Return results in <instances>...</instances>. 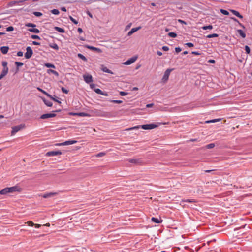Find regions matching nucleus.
<instances>
[{
  "label": "nucleus",
  "instance_id": "obj_1",
  "mask_svg": "<svg viewBox=\"0 0 252 252\" xmlns=\"http://www.w3.org/2000/svg\"><path fill=\"white\" fill-rule=\"evenodd\" d=\"M158 126L155 124H145V125H142L141 126H137L134 127H133L130 128H128L127 130H131L133 129H138L139 128L141 127L142 129L144 130H151L153 129L154 128H155L157 127Z\"/></svg>",
  "mask_w": 252,
  "mask_h": 252
},
{
  "label": "nucleus",
  "instance_id": "obj_2",
  "mask_svg": "<svg viewBox=\"0 0 252 252\" xmlns=\"http://www.w3.org/2000/svg\"><path fill=\"white\" fill-rule=\"evenodd\" d=\"M25 125L24 124H21L19 125L16 126L12 127V130L11 132V135H14L16 133L20 131L21 129L25 128Z\"/></svg>",
  "mask_w": 252,
  "mask_h": 252
},
{
  "label": "nucleus",
  "instance_id": "obj_3",
  "mask_svg": "<svg viewBox=\"0 0 252 252\" xmlns=\"http://www.w3.org/2000/svg\"><path fill=\"white\" fill-rule=\"evenodd\" d=\"M33 54V51L32 48L28 46L26 48V52L25 53V57L26 59H30Z\"/></svg>",
  "mask_w": 252,
  "mask_h": 252
},
{
  "label": "nucleus",
  "instance_id": "obj_4",
  "mask_svg": "<svg viewBox=\"0 0 252 252\" xmlns=\"http://www.w3.org/2000/svg\"><path fill=\"white\" fill-rule=\"evenodd\" d=\"M84 81L86 83L89 84L93 82V77L90 74H84L83 75Z\"/></svg>",
  "mask_w": 252,
  "mask_h": 252
},
{
  "label": "nucleus",
  "instance_id": "obj_5",
  "mask_svg": "<svg viewBox=\"0 0 252 252\" xmlns=\"http://www.w3.org/2000/svg\"><path fill=\"white\" fill-rule=\"evenodd\" d=\"M62 154V152L60 150L58 151H52L48 152L46 155L47 156H55L57 155H60Z\"/></svg>",
  "mask_w": 252,
  "mask_h": 252
},
{
  "label": "nucleus",
  "instance_id": "obj_6",
  "mask_svg": "<svg viewBox=\"0 0 252 252\" xmlns=\"http://www.w3.org/2000/svg\"><path fill=\"white\" fill-rule=\"evenodd\" d=\"M128 160L129 162L136 165H140L142 163V160L140 158L129 159Z\"/></svg>",
  "mask_w": 252,
  "mask_h": 252
},
{
  "label": "nucleus",
  "instance_id": "obj_7",
  "mask_svg": "<svg viewBox=\"0 0 252 252\" xmlns=\"http://www.w3.org/2000/svg\"><path fill=\"white\" fill-rule=\"evenodd\" d=\"M56 114L55 113H46L42 115L40 118L41 119H48L49 118L54 117L56 116Z\"/></svg>",
  "mask_w": 252,
  "mask_h": 252
},
{
  "label": "nucleus",
  "instance_id": "obj_8",
  "mask_svg": "<svg viewBox=\"0 0 252 252\" xmlns=\"http://www.w3.org/2000/svg\"><path fill=\"white\" fill-rule=\"evenodd\" d=\"M85 48H86L87 49H89L92 51H94L97 52L98 53L102 52V50L100 48H96V47L92 46L90 45H85Z\"/></svg>",
  "mask_w": 252,
  "mask_h": 252
},
{
  "label": "nucleus",
  "instance_id": "obj_9",
  "mask_svg": "<svg viewBox=\"0 0 252 252\" xmlns=\"http://www.w3.org/2000/svg\"><path fill=\"white\" fill-rule=\"evenodd\" d=\"M2 65L3 67L2 72H3L6 74H7V73L8 72V67H7V62L6 61H2Z\"/></svg>",
  "mask_w": 252,
  "mask_h": 252
},
{
  "label": "nucleus",
  "instance_id": "obj_10",
  "mask_svg": "<svg viewBox=\"0 0 252 252\" xmlns=\"http://www.w3.org/2000/svg\"><path fill=\"white\" fill-rule=\"evenodd\" d=\"M170 71L171 70L170 69H167L165 71L162 79L163 81H166L168 79Z\"/></svg>",
  "mask_w": 252,
  "mask_h": 252
},
{
  "label": "nucleus",
  "instance_id": "obj_11",
  "mask_svg": "<svg viewBox=\"0 0 252 252\" xmlns=\"http://www.w3.org/2000/svg\"><path fill=\"white\" fill-rule=\"evenodd\" d=\"M136 57H132V58L127 60L124 63L126 65H130L133 63L136 60Z\"/></svg>",
  "mask_w": 252,
  "mask_h": 252
},
{
  "label": "nucleus",
  "instance_id": "obj_12",
  "mask_svg": "<svg viewBox=\"0 0 252 252\" xmlns=\"http://www.w3.org/2000/svg\"><path fill=\"white\" fill-rule=\"evenodd\" d=\"M57 192H49L44 193L42 196L44 198H47L53 197V196L57 195Z\"/></svg>",
  "mask_w": 252,
  "mask_h": 252
},
{
  "label": "nucleus",
  "instance_id": "obj_13",
  "mask_svg": "<svg viewBox=\"0 0 252 252\" xmlns=\"http://www.w3.org/2000/svg\"><path fill=\"white\" fill-rule=\"evenodd\" d=\"M94 91L98 94H101V95H103L104 96H108V94L107 92H103L100 89H98V88L94 89Z\"/></svg>",
  "mask_w": 252,
  "mask_h": 252
},
{
  "label": "nucleus",
  "instance_id": "obj_14",
  "mask_svg": "<svg viewBox=\"0 0 252 252\" xmlns=\"http://www.w3.org/2000/svg\"><path fill=\"white\" fill-rule=\"evenodd\" d=\"M141 28L140 26H139L138 27L136 28H133L131 29V30L128 32L127 35L130 36L134 32H136V31H138Z\"/></svg>",
  "mask_w": 252,
  "mask_h": 252
},
{
  "label": "nucleus",
  "instance_id": "obj_15",
  "mask_svg": "<svg viewBox=\"0 0 252 252\" xmlns=\"http://www.w3.org/2000/svg\"><path fill=\"white\" fill-rule=\"evenodd\" d=\"M8 190H9V193H12V192H14L15 191H19L18 187L13 186L11 187H9V188H8Z\"/></svg>",
  "mask_w": 252,
  "mask_h": 252
},
{
  "label": "nucleus",
  "instance_id": "obj_16",
  "mask_svg": "<svg viewBox=\"0 0 252 252\" xmlns=\"http://www.w3.org/2000/svg\"><path fill=\"white\" fill-rule=\"evenodd\" d=\"M101 70L104 72L108 73L111 74H113V72L111 70L108 69L106 66H105L103 65L101 66Z\"/></svg>",
  "mask_w": 252,
  "mask_h": 252
},
{
  "label": "nucleus",
  "instance_id": "obj_17",
  "mask_svg": "<svg viewBox=\"0 0 252 252\" xmlns=\"http://www.w3.org/2000/svg\"><path fill=\"white\" fill-rule=\"evenodd\" d=\"M230 11L235 16L238 17L239 18L242 19L243 18V16L240 14V13L235 10H230Z\"/></svg>",
  "mask_w": 252,
  "mask_h": 252
},
{
  "label": "nucleus",
  "instance_id": "obj_18",
  "mask_svg": "<svg viewBox=\"0 0 252 252\" xmlns=\"http://www.w3.org/2000/svg\"><path fill=\"white\" fill-rule=\"evenodd\" d=\"M152 221L156 223H160L162 222V220L160 219H158L157 218L152 217L151 218Z\"/></svg>",
  "mask_w": 252,
  "mask_h": 252
},
{
  "label": "nucleus",
  "instance_id": "obj_19",
  "mask_svg": "<svg viewBox=\"0 0 252 252\" xmlns=\"http://www.w3.org/2000/svg\"><path fill=\"white\" fill-rule=\"evenodd\" d=\"M9 47L8 46H2L0 48V51L1 53L3 54L7 53Z\"/></svg>",
  "mask_w": 252,
  "mask_h": 252
},
{
  "label": "nucleus",
  "instance_id": "obj_20",
  "mask_svg": "<svg viewBox=\"0 0 252 252\" xmlns=\"http://www.w3.org/2000/svg\"><path fill=\"white\" fill-rule=\"evenodd\" d=\"M42 99L44 104L48 107H51L52 106L53 103L50 101L46 100L45 98H42Z\"/></svg>",
  "mask_w": 252,
  "mask_h": 252
},
{
  "label": "nucleus",
  "instance_id": "obj_21",
  "mask_svg": "<svg viewBox=\"0 0 252 252\" xmlns=\"http://www.w3.org/2000/svg\"><path fill=\"white\" fill-rule=\"evenodd\" d=\"M77 142L76 140H67L64 142H63V146L64 145H69L75 144Z\"/></svg>",
  "mask_w": 252,
  "mask_h": 252
},
{
  "label": "nucleus",
  "instance_id": "obj_22",
  "mask_svg": "<svg viewBox=\"0 0 252 252\" xmlns=\"http://www.w3.org/2000/svg\"><path fill=\"white\" fill-rule=\"evenodd\" d=\"M237 32L240 34V35L243 38H245L246 36V34L245 32L240 29H238L237 30Z\"/></svg>",
  "mask_w": 252,
  "mask_h": 252
},
{
  "label": "nucleus",
  "instance_id": "obj_23",
  "mask_svg": "<svg viewBox=\"0 0 252 252\" xmlns=\"http://www.w3.org/2000/svg\"><path fill=\"white\" fill-rule=\"evenodd\" d=\"M181 203L183 202H187V203H195L196 201L195 199H182L181 201Z\"/></svg>",
  "mask_w": 252,
  "mask_h": 252
},
{
  "label": "nucleus",
  "instance_id": "obj_24",
  "mask_svg": "<svg viewBox=\"0 0 252 252\" xmlns=\"http://www.w3.org/2000/svg\"><path fill=\"white\" fill-rule=\"evenodd\" d=\"M109 113L103 111H100L98 113L97 115L101 117H107L109 115Z\"/></svg>",
  "mask_w": 252,
  "mask_h": 252
},
{
  "label": "nucleus",
  "instance_id": "obj_25",
  "mask_svg": "<svg viewBox=\"0 0 252 252\" xmlns=\"http://www.w3.org/2000/svg\"><path fill=\"white\" fill-rule=\"evenodd\" d=\"M49 46L51 48H52L55 50H58L59 49L58 45L55 43L49 44Z\"/></svg>",
  "mask_w": 252,
  "mask_h": 252
},
{
  "label": "nucleus",
  "instance_id": "obj_26",
  "mask_svg": "<svg viewBox=\"0 0 252 252\" xmlns=\"http://www.w3.org/2000/svg\"><path fill=\"white\" fill-rule=\"evenodd\" d=\"M8 193H9L8 188H5L0 191V194H6Z\"/></svg>",
  "mask_w": 252,
  "mask_h": 252
},
{
  "label": "nucleus",
  "instance_id": "obj_27",
  "mask_svg": "<svg viewBox=\"0 0 252 252\" xmlns=\"http://www.w3.org/2000/svg\"><path fill=\"white\" fill-rule=\"evenodd\" d=\"M28 31L30 32H33L35 33H38L40 32L39 30H38V29H36V28H34L29 29Z\"/></svg>",
  "mask_w": 252,
  "mask_h": 252
},
{
  "label": "nucleus",
  "instance_id": "obj_28",
  "mask_svg": "<svg viewBox=\"0 0 252 252\" xmlns=\"http://www.w3.org/2000/svg\"><path fill=\"white\" fill-rule=\"evenodd\" d=\"M54 29H55V30L56 31H57V32H60V33H64V32H65V30H64V29H63V28H61V27H55L54 28Z\"/></svg>",
  "mask_w": 252,
  "mask_h": 252
},
{
  "label": "nucleus",
  "instance_id": "obj_29",
  "mask_svg": "<svg viewBox=\"0 0 252 252\" xmlns=\"http://www.w3.org/2000/svg\"><path fill=\"white\" fill-rule=\"evenodd\" d=\"M37 89L38 91H39L40 92H41L42 93H43L44 94H45L47 96L50 97V94L49 93H48L47 92H46L45 91L43 90V89H41L40 88L37 87Z\"/></svg>",
  "mask_w": 252,
  "mask_h": 252
},
{
  "label": "nucleus",
  "instance_id": "obj_30",
  "mask_svg": "<svg viewBox=\"0 0 252 252\" xmlns=\"http://www.w3.org/2000/svg\"><path fill=\"white\" fill-rule=\"evenodd\" d=\"M77 56L78 58H79L80 59H82V60H83L85 62H87V59L86 58V57H85L83 55H82V54L81 53H78L77 54Z\"/></svg>",
  "mask_w": 252,
  "mask_h": 252
},
{
  "label": "nucleus",
  "instance_id": "obj_31",
  "mask_svg": "<svg viewBox=\"0 0 252 252\" xmlns=\"http://www.w3.org/2000/svg\"><path fill=\"white\" fill-rule=\"evenodd\" d=\"M220 120H221V119H220V118L215 119H212L211 120L206 121H205V123H215L217 122H219Z\"/></svg>",
  "mask_w": 252,
  "mask_h": 252
},
{
  "label": "nucleus",
  "instance_id": "obj_32",
  "mask_svg": "<svg viewBox=\"0 0 252 252\" xmlns=\"http://www.w3.org/2000/svg\"><path fill=\"white\" fill-rule=\"evenodd\" d=\"M47 73H49H49H52V74H54V75H55V76H59V73H58V72H57V71H55V70H52V69H48V70H47Z\"/></svg>",
  "mask_w": 252,
  "mask_h": 252
},
{
  "label": "nucleus",
  "instance_id": "obj_33",
  "mask_svg": "<svg viewBox=\"0 0 252 252\" xmlns=\"http://www.w3.org/2000/svg\"><path fill=\"white\" fill-rule=\"evenodd\" d=\"M15 64L17 66V71L19 70V67L22 66L24 64V63L22 62H15Z\"/></svg>",
  "mask_w": 252,
  "mask_h": 252
},
{
  "label": "nucleus",
  "instance_id": "obj_34",
  "mask_svg": "<svg viewBox=\"0 0 252 252\" xmlns=\"http://www.w3.org/2000/svg\"><path fill=\"white\" fill-rule=\"evenodd\" d=\"M231 19L232 20H233L234 21L237 22L238 23V24L239 25V26L240 27H241L242 28H243V29L245 28V26L243 24H242V23H240L239 21L236 18L232 17V18H231Z\"/></svg>",
  "mask_w": 252,
  "mask_h": 252
},
{
  "label": "nucleus",
  "instance_id": "obj_35",
  "mask_svg": "<svg viewBox=\"0 0 252 252\" xmlns=\"http://www.w3.org/2000/svg\"><path fill=\"white\" fill-rule=\"evenodd\" d=\"M44 66L48 68H56L55 66L53 64H51L50 63H45Z\"/></svg>",
  "mask_w": 252,
  "mask_h": 252
},
{
  "label": "nucleus",
  "instance_id": "obj_36",
  "mask_svg": "<svg viewBox=\"0 0 252 252\" xmlns=\"http://www.w3.org/2000/svg\"><path fill=\"white\" fill-rule=\"evenodd\" d=\"M202 29L204 30H206L208 29L211 30L213 29V26L211 25H209L208 26H204L202 27Z\"/></svg>",
  "mask_w": 252,
  "mask_h": 252
},
{
  "label": "nucleus",
  "instance_id": "obj_37",
  "mask_svg": "<svg viewBox=\"0 0 252 252\" xmlns=\"http://www.w3.org/2000/svg\"><path fill=\"white\" fill-rule=\"evenodd\" d=\"M219 36V34L217 33H213L208 35L206 37L208 38H211L213 37H217Z\"/></svg>",
  "mask_w": 252,
  "mask_h": 252
},
{
  "label": "nucleus",
  "instance_id": "obj_38",
  "mask_svg": "<svg viewBox=\"0 0 252 252\" xmlns=\"http://www.w3.org/2000/svg\"><path fill=\"white\" fill-rule=\"evenodd\" d=\"M168 35L172 38H175L177 37V34L174 32H170L168 33Z\"/></svg>",
  "mask_w": 252,
  "mask_h": 252
},
{
  "label": "nucleus",
  "instance_id": "obj_39",
  "mask_svg": "<svg viewBox=\"0 0 252 252\" xmlns=\"http://www.w3.org/2000/svg\"><path fill=\"white\" fill-rule=\"evenodd\" d=\"M25 26L26 27H32V28H34L36 26L35 24L34 23H26L25 24Z\"/></svg>",
  "mask_w": 252,
  "mask_h": 252
},
{
  "label": "nucleus",
  "instance_id": "obj_40",
  "mask_svg": "<svg viewBox=\"0 0 252 252\" xmlns=\"http://www.w3.org/2000/svg\"><path fill=\"white\" fill-rule=\"evenodd\" d=\"M220 11L222 14L224 15H228L229 14V12L225 9H221Z\"/></svg>",
  "mask_w": 252,
  "mask_h": 252
},
{
  "label": "nucleus",
  "instance_id": "obj_41",
  "mask_svg": "<svg viewBox=\"0 0 252 252\" xmlns=\"http://www.w3.org/2000/svg\"><path fill=\"white\" fill-rule=\"evenodd\" d=\"M51 13L54 15H58L60 13V12L58 9H54L51 10Z\"/></svg>",
  "mask_w": 252,
  "mask_h": 252
},
{
  "label": "nucleus",
  "instance_id": "obj_42",
  "mask_svg": "<svg viewBox=\"0 0 252 252\" xmlns=\"http://www.w3.org/2000/svg\"><path fill=\"white\" fill-rule=\"evenodd\" d=\"M49 97L50 99H51L52 100H54L55 102H57L58 103H60V104L61 103V101H60L59 100H58V99H56V98L54 97L51 94H50V97Z\"/></svg>",
  "mask_w": 252,
  "mask_h": 252
},
{
  "label": "nucleus",
  "instance_id": "obj_43",
  "mask_svg": "<svg viewBox=\"0 0 252 252\" xmlns=\"http://www.w3.org/2000/svg\"><path fill=\"white\" fill-rule=\"evenodd\" d=\"M70 20L75 24H77L78 23V21H77L76 19L73 18L72 16H69Z\"/></svg>",
  "mask_w": 252,
  "mask_h": 252
},
{
  "label": "nucleus",
  "instance_id": "obj_44",
  "mask_svg": "<svg viewBox=\"0 0 252 252\" xmlns=\"http://www.w3.org/2000/svg\"><path fill=\"white\" fill-rule=\"evenodd\" d=\"M245 50L247 54H249L250 53L251 50L250 47L248 45H246L245 46Z\"/></svg>",
  "mask_w": 252,
  "mask_h": 252
},
{
  "label": "nucleus",
  "instance_id": "obj_45",
  "mask_svg": "<svg viewBox=\"0 0 252 252\" xmlns=\"http://www.w3.org/2000/svg\"><path fill=\"white\" fill-rule=\"evenodd\" d=\"M206 147L207 149H212L215 147V144L214 143H210L207 145Z\"/></svg>",
  "mask_w": 252,
  "mask_h": 252
},
{
  "label": "nucleus",
  "instance_id": "obj_46",
  "mask_svg": "<svg viewBox=\"0 0 252 252\" xmlns=\"http://www.w3.org/2000/svg\"><path fill=\"white\" fill-rule=\"evenodd\" d=\"M33 14L36 17H40L43 15L42 13L40 12H34Z\"/></svg>",
  "mask_w": 252,
  "mask_h": 252
},
{
  "label": "nucleus",
  "instance_id": "obj_47",
  "mask_svg": "<svg viewBox=\"0 0 252 252\" xmlns=\"http://www.w3.org/2000/svg\"><path fill=\"white\" fill-rule=\"evenodd\" d=\"M111 102H113L114 103H118V104L122 103L123 102V101L120 100H111Z\"/></svg>",
  "mask_w": 252,
  "mask_h": 252
},
{
  "label": "nucleus",
  "instance_id": "obj_48",
  "mask_svg": "<svg viewBox=\"0 0 252 252\" xmlns=\"http://www.w3.org/2000/svg\"><path fill=\"white\" fill-rule=\"evenodd\" d=\"M31 38L33 39H40V37L37 35H32Z\"/></svg>",
  "mask_w": 252,
  "mask_h": 252
},
{
  "label": "nucleus",
  "instance_id": "obj_49",
  "mask_svg": "<svg viewBox=\"0 0 252 252\" xmlns=\"http://www.w3.org/2000/svg\"><path fill=\"white\" fill-rule=\"evenodd\" d=\"M89 115L86 113H84V112H80V113H78V116H82V117H84V116H88Z\"/></svg>",
  "mask_w": 252,
  "mask_h": 252
},
{
  "label": "nucleus",
  "instance_id": "obj_50",
  "mask_svg": "<svg viewBox=\"0 0 252 252\" xmlns=\"http://www.w3.org/2000/svg\"><path fill=\"white\" fill-rule=\"evenodd\" d=\"M61 90H62V91L63 93H65V94H67V93H68V92H69V91H68V90L66 89H65V88H64L63 87H62L61 88Z\"/></svg>",
  "mask_w": 252,
  "mask_h": 252
},
{
  "label": "nucleus",
  "instance_id": "obj_51",
  "mask_svg": "<svg viewBox=\"0 0 252 252\" xmlns=\"http://www.w3.org/2000/svg\"><path fill=\"white\" fill-rule=\"evenodd\" d=\"M14 30V28L12 26H9L6 28V31L11 32Z\"/></svg>",
  "mask_w": 252,
  "mask_h": 252
},
{
  "label": "nucleus",
  "instance_id": "obj_52",
  "mask_svg": "<svg viewBox=\"0 0 252 252\" xmlns=\"http://www.w3.org/2000/svg\"><path fill=\"white\" fill-rule=\"evenodd\" d=\"M128 94V93L124 92V91H121L120 92V94L121 96H125Z\"/></svg>",
  "mask_w": 252,
  "mask_h": 252
},
{
  "label": "nucleus",
  "instance_id": "obj_53",
  "mask_svg": "<svg viewBox=\"0 0 252 252\" xmlns=\"http://www.w3.org/2000/svg\"><path fill=\"white\" fill-rule=\"evenodd\" d=\"M27 223L28 224V225L29 226H34V223L32 221H31V220L28 221L27 222Z\"/></svg>",
  "mask_w": 252,
  "mask_h": 252
},
{
  "label": "nucleus",
  "instance_id": "obj_54",
  "mask_svg": "<svg viewBox=\"0 0 252 252\" xmlns=\"http://www.w3.org/2000/svg\"><path fill=\"white\" fill-rule=\"evenodd\" d=\"M104 155H105V153L104 152H100L99 153H98L96 155V157H101L102 156H103Z\"/></svg>",
  "mask_w": 252,
  "mask_h": 252
},
{
  "label": "nucleus",
  "instance_id": "obj_55",
  "mask_svg": "<svg viewBox=\"0 0 252 252\" xmlns=\"http://www.w3.org/2000/svg\"><path fill=\"white\" fill-rule=\"evenodd\" d=\"M186 45L189 47H192L194 46L193 44L191 42H188L186 44Z\"/></svg>",
  "mask_w": 252,
  "mask_h": 252
},
{
  "label": "nucleus",
  "instance_id": "obj_56",
  "mask_svg": "<svg viewBox=\"0 0 252 252\" xmlns=\"http://www.w3.org/2000/svg\"><path fill=\"white\" fill-rule=\"evenodd\" d=\"M162 49L164 51H167L169 50V47L166 46H164L162 47Z\"/></svg>",
  "mask_w": 252,
  "mask_h": 252
},
{
  "label": "nucleus",
  "instance_id": "obj_57",
  "mask_svg": "<svg viewBox=\"0 0 252 252\" xmlns=\"http://www.w3.org/2000/svg\"><path fill=\"white\" fill-rule=\"evenodd\" d=\"M96 86V84L92 83L90 85V87L92 89L94 90V89H95V87Z\"/></svg>",
  "mask_w": 252,
  "mask_h": 252
},
{
  "label": "nucleus",
  "instance_id": "obj_58",
  "mask_svg": "<svg viewBox=\"0 0 252 252\" xmlns=\"http://www.w3.org/2000/svg\"><path fill=\"white\" fill-rule=\"evenodd\" d=\"M175 50L176 52H177V53H179L182 51L181 48L179 47H176Z\"/></svg>",
  "mask_w": 252,
  "mask_h": 252
},
{
  "label": "nucleus",
  "instance_id": "obj_59",
  "mask_svg": "<svg viewBox=\"0 0 252 252\" xmlns=\"http://www.w3.org/2000/svg\"><path fill=\"white\" fill-rule=\"evenodd\" d=\"M17 56L22 57L23 55V52L22 51H18L17 53Z\"/></svg>",
  "mask_w": 252,
  "mask_h": 252
},
{
  "label": "nucleus",
  "instance_id": "obj_60",
  "mask_svg": "<svg viewBox=\"0 0 252 252\" xmlns=\"http://www.w3.org/2000/svg\"><path fill=\"white\" fill-rule=\"evenodd\" d=\"M7 74L1 72V74L0 75V80L3 77H4Z\"/></svg>",
  "mask_w": 252,
  "mask_h": 252
},
{
  "label": "nucleus",
  "instance_id": "obj_61",
  "mask_svg": "<svg viewBox=\"0 0 252 252\" xmlns=\"http://www.w3.org/2000/svg\"><path fill=\"white\" fill-rule=\"evenodd\" d=\"M191 53L195 55H200L201 54V53L198 51H192Z\"/></svg>",
  "mask_w": 252,
  "mask_h": 252
},
{
  "label": "nucleus",
  "instance_id": "obj_62",
  "mask_svg": "<svg viewBox=\"0 0 252 252\" xmlns=\"http://www.w3.org/2000/svg\"><path fill=\"white\" fill-rule=\"evenodd\" d=\"M32 44L34 45H39L40 44V43H39L37 41H33L32 42Z\"/></svg>",
  "mask_w": 252,
  "mask_h": 252
},
{
  "label": "nucleus",
  "instance_id": "obj_63",
  "mask_svg": "<svg viewBox=\"0 0 252 252\" xmlns=\"http://www.w3.org/2000/svg\"><path fill=\"white\" fill-rule=\"evenodd\" d=\"M153 105H154V103L148 104L146 105V107L147 108H150V107H153Z\"/></svg>",
  "mask_w": 252,
  "mask_h": 252
},
{
  "label": "nucleus",
  "instance_id": "obj_64",
  "mask_svg": "<svg viewBox=\"0 0 252 252\" xmlns=\"http://www.w3.org/2000/svg\"><path fill=\"white\" fill-rule=\"evenodd\" d=\"M131 25L132 24L131 23L128 24L126 27V30L128 29L131 27Z\"/></svg>",
  "mask_w": 252,
  "mask_h": 252
}]
</instances>
